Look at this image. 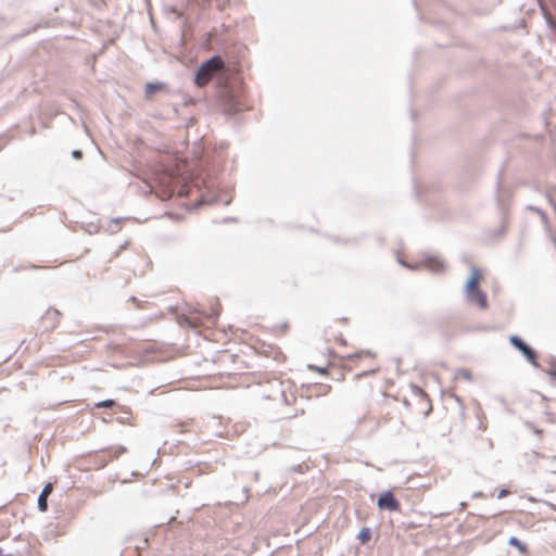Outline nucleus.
<instances>
[{"mask_svg":"<svg viewBox=\"0 0 556 556\" xmlns=\"http://www.w3.org/2000/svg\"><path fill=\"white\" fill-rule=\"evenodd\" d=\"M342 366L349 370H359L356 378L375 374L380 368L378 355L372 350H361L342 357Z\"/></svg>","mask_w":556,"mask_h":556,"instance_id":"obj_1","label":"nucleus"},{"mask_svg":"<svg viewBox=\"0 0 556 556\" xmlns=\"http://www.w3.org/2000/svg\"><path fill=\"white\" fill-rule=\"evenodd\" d=\"M225 68V62L220 56H213L204 62L197 72L194 84L198 87L206 86L210 80Z\"/></svg>","mask_w":556,"mask_h":556,"instance_id":"obj_2","label":"nucleus"},{"mask_svg":"<svg viewBox=\"0 0 556 556\" xmlns=\"http://www.w3.org/2000/svg\"><path fill=\"white\" fill-rule=\"evenodd\" d=\"M155 185L151 188L161 200H168L175 192V178L172 175L164 174L155 178Z\"/></svg>","mask_w":556,"mask_h":556,"instance_id":"obj_3","label":"nucleus"},{"mask_svg":"<svg viewBox=\"0 0 556 556\" xmlns=\"http://www.w3.org/2000/svg\"><path fill=\"white\" fill-rule=\"evenodd\" d=\"M61 313L55 308H48L41 316L38 329L41 332L50 333L55 330L61 323Z\"/></svg>","mask_w":556,"mask_h":556,"instance_id":"obj_4","label":"nucleus"},{"mask_svg":"<svg viewBox=\"0 0 556 556\" xmlns=\"http://www.w3.org/2000/svg\"><path fill=\"white\" fill-rule=\"evenodd\" d=\"M377 505L382 510L399 511L401 504L391 491H386L380 494Z\"/></svg>","mask_w":556,"mask_h":556,"instance_id":"obj_5","label":"nucleus"},{"mask_svg":"<svg viewBox=\"0 0 556 556\" xmlns=\"http://www.w3.org/2000/svg\"><path fill=\"white\" fill-rule=\"evenodd\" d=\"M511 344L518 349L527 357V359L534 366H538L536 355L531 348H529L520 338L511 337Z\"/></svg>","mask_w":556,"mask_h":556,"instance_id":"obj_6","label":"nucleus"},{"mask_svg":"<svg viewBox=\"0 0 556 556\" xmlns=\"http://www.w3.org/2000/svg\"><path fill=\"white\" fill-rule=\"evenodd\" d=\"M482 278V275L478 268H473L471 270L470 278L466 285V293L469 294L476 290H479V282Z\"/></svg>","mask_w":556,"mask_h":556,"instance_id":"obj_7","label":"nucleus"},{"mask_svg":"<svg viewBox=\"0 0 556 556\" xmlns=\"http://www.w3.org/2000/svg\"><path fill=\"white\" fill-rule=\"evenodd\" d=\"M467 296L470 302L477 304L480 308H486V295L480 289L467 294Z\"/></svg>","mask_w":556,"mask_h":556,"instance_id":"obj_8","label":"nucleus"},{"mask_svg":"<svg viewBox=\"0 0 556 556\" xmlns=\"http://www.w3.org/2000/svg\"><path fill=\"white\" fill-rule=\"evenodd\" d=\"M52 490H53L52 483H48V484H46L41 494L39 495L38 508L41 511H46L48 509V497L52 493Z\"/></svg>","mask_w":556,"mask_h":556,"instance_id":"obj_9","label":"nucleus"},{"mask_svg":"<svg viewBox=\"0 0 556 556\" xmlns=\"http://www.w3.org/2000/svg\"><path fill=\"white\" fill-rule=\"evenodd\" d=\"M424 265L426 268H428L431 271L440 273L444 270L445 265L444 263L438 258V257H428L424 261Z\"/></svg>","mask_w":556,"mask_h":556,"instance_id":"obj_10","label":"nucleus"},{"mask_svg":"<svg viewBox=\"0 0 556 556\" xmlns=\"http://www.w3.org/2000/svg\"><path fill=\"white\" fill-rule=\"evenodd\" d=\"M164 88L162 83H149L146 85V94L148 97H152L156 91H160Z\"/></svg>","mask_w":556,"mask_h":556,"instance_id":"obj_11","label":"nucleus"},{"mask_svg":"<svg viewBox=\"0 0 556 556\" xmlns=\"http://www.w3.org/2000/svg\"><path fill=\"white\" fill-rule=\"evenodd\" d=\"M357 538H358V540H359V542H361L362 544H366V543H367V542H369V541H370V539H371V531H370V529H369V528H367V527H364V528L359 531V533H358Z\"/></svg>","mask_w":556,"mask_h":556,"instance_id":"obj_12","label":"nucleus"},{"mask_svg":"<svg viewBox=\"0 0 556 556\" xmlns=\"http://www.w3.org/2000/svg\"><path fill=\"white\" fill-rule=\"evenodd\" d=\"M509 544L517 547L522 554L527 553V546L523 543H521L517 538H510Z\"/></svg>","mask_w":556,"mask_h":556,"instance_id":"obj_13","label":"nucleus"},{"mask_svg":"<svg viewBox=\"0 0 556 556\" xmlns=\"http://www.w3.org/2000/svg\"><path fill=\"white\" fill-rule=\"evenodd\" d=\"M114 405H115V401H113V400H105V401L98 402L96 404V407H98V408H111Z\"/></svg>","mask_w":556,"mask_h":556,"instance_id":"obj_14","label":"nucleus"},{"mask_svg":"<svg viewBox=\"0 0 556 556\" xmlns=\"http://www.w3.org/2000/svg\"><path fill=\"white\" fill-rule=\"evenodd\" d=\"M547 374L553 381H556V371L555 370H548Z\"/></svg>","mask_w":556,"mask_h":556,"instance_id":"obj_15","label":"nucleus"},{"mask_svg":"<svg viewBox=\"0 0 556 556\" xmlns=\"http://www.w3.org/2000/svg\"><path fill=\"white\" fill-rule=\"evenodd\" d=\"M73 156H74L75 159H80V157L83 156V153H81V151H79V150H75V151L73 152Z\"/></svg>","mask_w":556,"mask_h":556,"instance_id":"obj_16","label":"nucleus"},{"mask_svg":"<svg viewBox=\"0 0 556 556\" xmlns=\"http://www.w3.org/2000/svg\"><path fill=\"white\" fill-rule=\"evenodd\" d=\"M336 341H338L340 344H345V340L341 336L336 338Z\"/></svg>","mask_w":556,"mask_h":556,"instance_id":"obj_17","label":"nucleus"},{"mask_svg":"<svg viewBox=\"0 0 556 556\" xmlns=\"http://www.w3.org/2000/svg\"><path fill=\"white\" fill-rule=\"evenodd\" d=\"M507 494H508V491L502 490L501 493L498 494V497L502 498V497L506 496Z\"/></svg>","mask_w":556,"mask_h":556,"instance_id":"obj_18","label":"nucleus"},{"mask_svg":"<svg viewBox=\"0 0 556 556\" xmlns=\"http://www.w3.org/2000/svg\"><path fill=\"white\" fill-rule=\"evenodd\" d=\"M317 371L325 372V369L324 368H317Z\"/></svg>","mask_w":556,"mask_h":556,"instance_id":"obj_19","label":"nucleus"}]
</instances>
